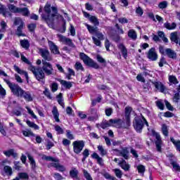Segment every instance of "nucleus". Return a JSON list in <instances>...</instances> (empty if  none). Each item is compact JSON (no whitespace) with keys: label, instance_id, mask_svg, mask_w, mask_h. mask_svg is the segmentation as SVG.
Here are the masks:
<instances>
[{"label":"nucleus","instance_id":"nucleus-32","mask_svg":"<svg viewBox=\"0 0 180 180\" xmlns=\"http://www.w3.org/2000/svg\"><path fill=\"white\" fill-rule=\"evenodd\" d=\"M164 26L168 30H174V29H175L176 27V23H175V22H172V23L165 22L164 24Z\"/></svg>","mask_w":180,"mask_h":180},{"label":"nucleus","instance_id":"nucleus-57","mask_svg":"<svg viewBox=\"0 0 180 180\" xmlns=\"http://www.w3.org/2000/svg\"><path fill=\"white\" fill-rule=\"evenodd\" d=\"M70 175L72 178H77L78 175V170L77 169H74L70 172Z\"/></svg>","mask_w":180,"mask_h":180},{"label":"nucleus","instance_id":"nucleus-13","mask_svg":"<svg viewBox=\"0 0 180 180\" xmlns=\"http://www.w3.org/2000/svg\"><path fill=\"white\" fill-rule=\"evenodd\" d=\"M20 98H24V99L27 102H32L33 101V97L32 94L29 91H25V90L22 91Z\"/></svg>","mask_w":180,"mask_h":180},{"label":"nucleus","instance_id":"nucleus-64","mask_svg":"<svg viewBox=\"0 0 180 180\" xmlns=\"http://www.w3.org/2000/svg\"><path fill=\"white\" fill-rule=\"evenodd\" d=\"M179 99H180L179 93H176L173 97V101L175 102L176 103H178V102H179Z\"/></svg>","mask_w":180,"mask_h":180},{"label":"nucleus","instance_id":"nucleus-41","mask_svg":"<svg viewBox=\"0 0 180 180\" xmlns=\"http://www.w3.org/2000/svg\"><path fill=\"white\" fill-rule=\"evenodd\" d=\"M158 35L159 37H160V39H162V40L165 43H168V38L165 37V34L164 33V32L159 31L158 32Z\"/></svg>","mask_w":180,"mask_h":180},{"label":"nucleus","instance_id":"nucleus-54","mask_svg":"<svg viewBox=\"0 0 180 180\" xmlns=\"http://www.w3.org/2000/svg\"><path fill=\"white\" fill-rule=\"evenodd\" d=\"M23 29V26H18V28H17V31H16V34L17 36H22V37H25L26 36L25 34H22V30Z\"/></svg>","mask_w":180,"mask_h":180},{"label":"nucleus","instance_id":"nucleus-21","mask_svg":"<svg viewBox=\"0 0 180 180\" xmlns=\"http://www.w3.org/2000/svg\"><path fill=\"white\" fill-rule=\"evenodd\" d=\"M165 53L167 54L169 58H173L174 60L176 58V53H175V51L171 49H167L165 50Z\"/></svg>","mask_w":180,"mask_h":180},{"label":"nucleus","instance_id":"nucleus-23","mask_svg":"<svg viewBox=\"0 0 180 180\" xmlns=\"http://www.w3.org/2000/svg\"><path fill=\"white\" fill-rule=\"evenodd\" d=\"M112 126V122H110V120L108 121H103L101 124H97L96 127H98V129H99V127H101L102 129H106L108 127H110Z\"/></svg>","mask_w":180,"mask_h":180},{"label":"nucleus","instance_id":"nucleus-28","mask_svg":"<svg viewBox=\"0 0 180 180\" xmlns=\"http://www.w3.org/2000/svg\"><path fill=\"white\" fill-rule=\"evenodd\" d=\"M52 115H53V117L58 123L60 122V119L58 118L60 116V114L58 113V110L57 109V107H53L52 110Z\"/></svg>","mask_w":180,"mask_h":180},{"label":"nucleus","instance_id":"nucleus-3","mask_svg":"<svg viewBox=\"0 0 180 180\" xmlns=\"http://www.w3.org/2000/svg\"><path fill=\"white\" fill-rule=\"evenodd\" d=\"M4 81L7 84L13 95L15 96H22V93L23 92L22 87H20V86L16 84L11 82L8 79H4Z\"/></svg>","mask_w":180,"mask_h":180},{"label":"nucleus","instance_id":"nucleus-56","mask_svg":"<svg viewBox=\"0 0 180 180\" xmlns=\"http://www.w3.org/2000/svg\"><path fill=\"white\" fill-rule=\"evenodd\" d=\"M50 86L52 92H56V91L58 89V84L56 82L52 83Z\"/></svg>","mask_w":180,"mask_h":180},{"label":"nucleus","instance_id":"nucleus-50","mask_svg":"<svg viewBox=\"0 0 180 180\" xmlns=\"http://www.w3.org/2000/svg\"><path fill=\"white\" fill-rule=\"evenodd\" d=\"M6 22L5 21H1L0 22V32H4L6 30Z\"/></svg>","mask_w":180,"mask_h":180},{"label":"nucleus","instance_id":"nucleus-40","mask_svg":"<svg viewBox=\"0 0 180 180\" xmlns=\"http://www.w3.org/2000/svg\"><path fill=\"white\" fill-rule=\"evenodd\" d=\"M130 127V118H125L124 121H122V128L127 129Z\"/></svg>","mask_w":180,"mask_h":180},{"label":"nucleus","instance_id":"nucleus-22","mask_svg":"<svg viewBox=\"0 0 180 180\" xmlns=\"http://www.w3.org/2000/svg\"><path fill=\"white\" fill-rule=\"evenodd\" d=\"M90 112H91V115H91V116L89 117V120H90V122H94V120H98V117H99V116L98 115V113L96 112V110L91 108L90 110Z\"/></svg>","mask_w":180,"mask_h":180},{"label":"nucleus","instance_id":"nucleus-24","mask_svg":"<svg viewBox=\"0 0 180 180\" xmlns=\"http://www.w3.org/2000/svg\"><path fill=\"white\" fill-rule=\"evenodd\" d=\"M4 154L6 157H11H11H13V158H16V157H18V153H16V152L13 149H10L8 150L4 151Z\"/></svg>","mask_w":180,"mask_h":180},{"label":"nucleus","instance_id":"nucleus-9","mask_svg":"<svg viewBox=\"0 0 180 180\" xmlns=\"http://www.w3.org/2000/svg\"><path fill=\"white\" fill-rule=\"evenodd\" d=\"M42 70L46 74V75H51L53 74V65L51 63L47 62V60H42Z\"/></svg>","mask_w":180,"mask_h":180},{"label":"nucleus","instance_id":"nucleus-60","mask_svg":"<svg viewBox=\"0 0 180 180\" xmlns=\"http://www.w3.org/2000/svg\"><path fill=\"white\" fill-rule=\"evenodd\" d=\"M22 134L25 137H30V136H34L33 132H32L30 130L22 131Z\"/></svg>","mask_w":180,"mask_h":180},{"label":"nucleus","instance_id":"nucleus-30","mask_svg":"<svg viewBox=\"0 0 180 180\" xmlns=\"http://www.w3.org/2000/svg\"><path fill=\"white\" fill-rule=\"evenodd\" d=\"M8 8L9 11L13 12V13H19V11H20V8L13 6V4H8Z\"/></svg>","mask_w":180,"mask_h":180},{"label":"nucleus","instance_id":"nucleus-37","mask_svg":"<svg viewBox=\"0 0 180 180\" xmlns=\"http://www.w3.org/2000/svg\"><path fill=\"white\" fill-rule=\"evenodd\" d=\"M89 20L91 22L94 23V26H99V20H98V18L95 15H91L89 18Z\"/></svg>","mask_w":180,"mask_h":180},{"label":"nucleus","instance_id":"nucleus-10","mask_svg":"<svg viewBox=\"0 0 180 180\" xmlns=\"http://www.w3.org/2000/svg\"><path fill=\"white\" fill-rule=\"evenodd\" d=\"M39 54L44 58V61H51L53 58L50 56V52L46 49H39Z\"/></svg>","mask_w":180,"mask_h":180},{"label":"nucleus","instance_id":"nucleus-51","mask_svg":"<svg viewBox=\"0 0 180 180\" xmlns=\"http://www.w3.org/2000/svg\"><path fill=\"white\" fill-rule=\"evenodd\" d=\"M14 25H15V26H23L24 23L22 19L17 18L14 20Z\"/></svg>","mask_w":180,"mask_h":180},{"label":"nucleus","instance_id":"nucleus-33","mask_svg":"<svg viewBox=\"0 0 180 180\" xmlns=\"http://www.w3.org/2000/svg\"><path fill=\"white\" fill-rule=\"evenodd\" d=\"M170 141L174 144V146L176 147V150L177 151L180 152V141L179 140H175L174 138H170Z\"/></svg>","mask_w":180,"mask_h":180},{"label":"nucleus","instance_id":"nucleus-14","mask_svg":"<svg viewBox=\"0 0 180 180\" xmlns=\"http://www.w3.org/2000/svg\"><path fill=\"white\" fill-rule=\"evenodd\" d=\"M13 68L15 71L18 72V74H20V75H25L27 82H29V75L27 74V72L20 69L18 67V65H15L13 66Z\"/></svg>","mask_w":180,"mask_h":180},{"label":"nucleus","instance_id":"nucleus-7","mask_svg":"<svg viewBox=\"0 0 180 180\" xmlns=\"http://www.w3.org/2000/svg\"><path fill=\"white\" fill-rule=\"evenodd\" d=\"M73 146V151L75 154H79L82 150H84V147H85V141H75L72 143Z\"/></svg>","mask_w":180,"mask_h":180},{"label":"nucleus","instance_id":"nucleus-4","mask_svg":"<svg viewBox=\"0 0 180 180\" xmlns=\"http://www.w3.org/2000/svg\"><path fill=\"white\" fill-rule=\"evenodd\" d=\"M30 71H32L34 74L36 79L37 81H41L43 84H44V78H46V75H44V72L41 68H36L34 66H30Z\"/></svg>","mask_w":180,"mask_h":180},{"label":"nucleus","instance_id":"nucleus-49","mask_svg":"<svg viewBox=\"0 0 180 180\" xmlns=\"http://www.w3.org/2000/svg\"><path fill=\"white\" fill-rule=\"evenodd\" d=\"M102 175L103 176H104V178H105V179L117 180L116 177L112 176L109 173L105 172V173H103Z\"/></svg>","mask_w":180,"mask_h":180},{"label":"nucleus","instance_id":"nucleus-47","mask_svg":"<svg viewBox=\"0 0 180 180\" xmlns=\"http://www.w3.org/2000/svg\"><path fill=\"white\" fill-rule=\"evenodd\" d=\"M18 176L20 179H27L29 178V175L25 172H20L18 174Z\"/></svg>","mask_w":180,"mask_h":180},{"label":"nucleus","instance_id":"nucleus-19","mask_svg":"<svg viewBox=\"0 0 180 180\" xmlns=\"http://www.w3.org/2000/svg\"><path fill=\"white\" fill-rule=\"evenodd\" d=\"M49 46L50 47L51 53H53V54H60V51H58V48L56 46V44H53V41H49Z\"/></svg>","mask_w":180,"mask_h":180},{"label":"nucleus","instance_id":"nucleus-58","mask_svg":"<svg viewBox=\"0 0 180 180\" xmlns=\"http://www.w3.org/2000/svg\"><path fill=\"white\" fill-rule=\"evenodd\" d=\"M83 174L86 179L87 180H92V177L91 176V174L86 171V169H83Z\"/></svg>","mask_w":180,"mask_h":180},{"label":"nucleus","instance_id":"nucleus-5","mask_svg":"<svg viewBox=\"0 0 180 180\" xmlns=\"http://www.w3.org/2000/svg\"><path fill=\"white\" fill-rule=\"evenodd\" d=\"M79 57L82 61H84V64L89 65V67H91L92 68H95V70H98L99 68V65L91 59L88 56H86L84 53H79Z\"/></svg>","mask_w":180,"mask_h":180},{"label":"nucleus","instance_id":"nucleus-35","mask_svg":"<svg viewBox=\"0 0 180 180\" xmlns=\"http://www.w3.org/2000/svg\"><path fill=\"white\" fill-rule=\"evenodd\" d=\"M27 157H28V160L30 161V164L31 165L32 169H36V162L34 161V159L30 154L27 155Z\"/></svg>","mask_w":180,"mask_h":180},{"label":"nucleus","instance_id":"nucleus-11","mask_svg":"<svg viewBox=\"0 0 180 180\" xmlns=\"http://www.w3.org/2000/svg\"><path fill=\"white\" fill-rule=\"evenodd\" d=\"M147 57L150 61H157L158 60V54H157L155 49L151 48L147 53Z\"/></svg>","mask_w":180,"mask_h":180},{"label":"nucleus","instance_id":"nucleus-62","mask_svg":"<svg viewBox=\"0 0 180 180\" xmlns=\"http://www.w3.org/2000/svg\"><path fill=\"white\" fill-rule=\"evenodd\" d=\"M66 137L69 139V140H74V135L71 133L70 130L66 131Z\"/></svg>","mask_w":180,"mask_h":180},{"label":"nucleus","instance_id":"nucleus-48","mask_svg":"<svg viewBox=\"0 0 180 180\" xmlns=\"http://www.w3.org/2000/svg\"><path fill=\"white\" fill-rule=\"evenodd\" d=\"M75 68L77 70V71H84V67L82 66V64L79 62H76L75 65Z\"/></svg>","mask_w":180,"mask_h":180},{"label":"nucleus","instance_id":"nucleus-27","mask_svg":"<svg viewBox=\"0 0 180 180\" xmlns=\"http://www.w3.org/2000/svg\"><path fill=\"white\" fill-rule=\"evenodd\" d=\"M0 13H1L4 16L8 17L11 16V13L5 8L2 4H0Z\"/></svg>","mask_w":180,"mask_h":180},{"label":"nucleus","instance_id":"nucleus-15","mask_svg":"<svg viewBox=\"0 0 180 180\" xmlns=\"http://www.w3.org/2000/svg\"><path fill=\"white\" fill-rule=\"evenodd\" d=\"M152 84L159 92H164L165 91V86L161 82H153Z\"/></svg>","mask_w":180,"mask_h":180},{"label":"nucleus","instance_id":"nucleus-46","mask_svg":"<svg viewBox=\"0 0 180 180\" xmlns=\"http://www.w3.org/2000/svg\"><path fill=\"white\" fill-rule=\"evenodd\" d=\"M131 107L125 108V119H130V113H131Z\"/></svg>","mask_w":180,"mask_h":180},{"label":"nucleus","instance_id":"nucleus-52","mask_svg":"<svg viewBox=\"0 0 180 180\" xmlns=\"http://www.w3.org/2000/svg\"><path fill=\"white\" fill-rule=\"evenodd\" d=\"M68 75H67L68 79H71V77H75V72L71 68L68 69Z\"/></svg>","mask_w":180,"mask_h":180},{"label":"nucleus","instance_id":"nucleus-43","mask_svg":"<svg viewBox=\"0 0 180 180\" xmlns=\"http://www.w3.org/2000/svg\"><path fill=\"white\" fill-rule=\"evenodd\" d=\"M60 84H61V85L65 86V88H68V89H70V88H71V86H72V84H71V82L61 80Z\"/></svg>","mask_w":180,"mask_h":180},{"label":"nucleus","instance_id":"nucleus-63","mask_svg":"<svg viewBox=\"0 0 180 180\" xmlns=\"http://www.w3.org/2000/svg\"><path fill=\"white\" fill-rule=\"evenodd\" d=\"M4 171L6 174H8V175H12V167L9 166L4 167Z\"/></svg>","mask_w":180,"mask_h":180},{"label":"nucleus","instance_id":"nucleus-44","mask_svg":"<svg viewBox=\"0 0 180 180\" xmlns=\"http://www.w3.org/2000/svg\"><path fill=\"white\" fill-rule=\"evenodd\" d=\"M27 124L29 126V127L34 129V130H39V125L36 124L34 122L27 120Z\"/></svg>","mask_w":180,"mask_h":180},{"label":"nucleus","instance_id":"nucleus-26","mask_svg":"<svg viewBox=\"0 0 180 180\" xmlns=\"http://www.w3.org/2000/svg\"><path fill=\"white\" fill-rule=\"evenodd\" d=\"M91 157L92 158H94V160H97V162L99 164V165L103 166V159H102V158H101L98 153H94L91 155Z\"/></svg>","mask_w":180,"mask_h":180},{"label":"nucleus","instance_id":"nucleus-8","mask_svg":"<svg viewBox=\"0 0 180 180\" xmlns=\"http://www.w3.org/2000/svg\"><path fill=\"white\" fill-rule=\"evenodd\" d=\"M96 37H92L93 43L98 47H102V41L105 39L103 33L98 31L96 33Z\"/></svg>","mask_w":180,"mask_h":180},{"label":"nucleus","instance_id":"nucleus-2","mask_svg":"<svg viewBox=\"0 0 180 180\" xmlns=\"http://www.w3.org/2000/svg\"><path fill=\"white\" fill-rule=\"evenodd\" d=\"M41 158L42 160H46V161H51L49 165V167H53V168H56V169L60 172H64V171H65V167L60 164V160H58V158L47 156L46 155H43Z\"/></svg>","mask_w":180,"mask_h":180},{"label":"nucleus","instance_id":"nucleus-36","mask_svg":"<svg viewBox=\"0 0 180 180\" xmlns=\"http://www.w3.org/2000/svg\"><path fill=\"white\" fill-rule=\"evenodd\" d=\"M18 13H22L23 16H29L30 12L27 8H20V10H18Z\"/></svg>","mask_w":180,"mask_h":180},{"label":"nucleus","instance_id":"nucleus-29","mask_svg":"<svg viewBox=\"0 0 180 180\" xmlns=\"http://www.w3.org/2000/svg\"><path fill=\"white\" fill-rule=\"evenodd\" d=\"M85 26L87 28V30L91 33V34H96V32H98V27H92L88 24H85Z\"/></svg>","mask_w":180,"mask_h":180},{"label":"nucleus","instance_id":"nucleus-6","mask_svg":"<svg viewBox=\"0 0 180 180\" xmlns=\"http://www.w3.org/2000/svg\"><path fill=\"white\" fill-rule=\"evenodd\" d=\"M144 124L148 127V122H147V120H146L144 117H142V119L135 120V122H134V127L138 133H141V130H143Z\"/></svg>","mask_w":180,"mask_h":180},{"label":"nucleus","instance_id":"nucleus-42","mask_svg":"<svg viewBox=\"0 0 180 180\" xmlns=\"http://www.w3.org/2000/svg\"><path fill=\"white\" fill-rule=\"evenodd\" d=\"M20 44L22 47H23V49H25L26 50H27V49H29V47L30 46V44H29V41L25 39L21 40Z\"/></svg>","mask_w":180,"mask_h":180},{"label":"nucleus","instance_id":"nucleus-34","mask_svg":"<svg viewBox=\"0 0 180 180\" xmlns=\"http://www.w3.org/2000/svg\"><path fill=\"white\" fill-rule=\"evenodd\" d=\"M170 39L172 41H174V43H176V44H178V43H179L178 32H174L171 33Z\"/></svg>","mask_w":180,"mask_h":180},{"label":"nucleus","instance_id":"nucleus-17","mask_svg":"<svg viewBox=\"0 0 180 180\" xmlns=\"http://www.w3.org/2000/svg\"><path fill=\"white\" fill-rule=\"evenodd\" d=\"M117 47H118L119 50L121 51V53L122 54V57H124V58H125V60H126V58H127V49L123 44H119L117 45Z\"/></svg>","mask_w":180,"mask_h":180},{"label":"nucleus","instance_id":"nucleus-1","mask_svg":"<svg viewBox=\"0 0 180 180\" xmlns=\"http://www.w3.org/2000/svg\"><path fill=\"white\" fill-rule=\"evenodd\" d=\"M44 11L47 13V16L42 15L43 19L46 20L49 27H53L55 19L58 18L57 8L56 7H51V5L47 3L44 7Z\"/></svg>","mask_w":180,"mask_h":180},{"label":"nucleus","instance_id":"nucleus-18","mask_svg":"<svg viewBox=\"0 0 180 180\" xmlns=\"http://www.w3.org/2000/svg\"><path fill=\"white\" fill-rule=\"evenodd\" d=\"M117 47H118L119 50L121 51V53L122 54V57H124V58H125V60H126V58H127V49L123 44H119L117 45Z\"/></svg>","mask_w":180,"mask_h":180},{"label":"nucleus","instance_id":"nucleus-38","mask_svg":"<svg viewBox=\"0 0 180 180\" xmlns=\"http://www.w3.org/2000/svg\"><path fill=\"white\" fill-rule=\"evenodd\" d=\"M120 155L123 157L125 160H129V150L127 148H124L120 151Z\"/></svg>","mask_w":180,"mask_h":180},{"label":"nucleus","instance_id":"nucleus-53","mask_svg":"<svg viewBox=\"0 0 180 180\" xmlns=\"http://www.w3.org/2000/svg\"><path fill=\"white\" fill-rule=\"evenodd\" d=\"M25 109H27V113H29V115H30V116H32V117H33V119H37V116L36 115H34V112H33L30 109V108H29L28 106H26Z\"/></svg>","mask_w":180,"mask_h":180},{"label":"nucleus","instance_id":"nucleus-59","mask_svg":"<svg viewBox=\"0 0 180 180\" xmlns=\"http://www.w3.org/2000/svg\"><path fill=\"white\" fill-rule=\"evenodd\" d=\"M169 81L172 82V84H178V79L173 75L169 76Z\"/></svg>","mask_w":180,"mask_h":180},{"label":"nucleus","instance_id":"nucleus-45","mask_svg":"<svg viewBox=\"0 0 180 180\" xmlns=\"http://www.w3.org/2000/svg\"><path fill=\"white\" fill-rule=\"evenodd\" d=\"M168 6V1H163L158 4V8L160 9H167V7Z\"/></svg>","mask_w":180,"mask_h":180},{"label":"nucleus","instance_id":"nucleus-25","mask_svg":"<svg viewBox=\"0 0 180 180\" xmlns=\"http://www.w3.org/2000/svg\"><path fill=\"white\" fill-rule=\"evenodd\" d=\"M156 140H157L155 141L156 148H157L158 151L161 153V144H162L161 136L158 134H156Z\"/></svg>","mask_w":180,"mask_h":180},{"label":"nucleus","instance_id":"nucleus-20","mask_svg":"<svg viewBox=\"0 0 180 180\" xmlns=\"http://www.w3.org/2000/svg\"><path fill=\"white\" fill-rule=\"evenodd\" d=\"M118 165H120V167H121V168L124 169V171H129V169H130V165L127 162H126V160H124L119 161Z\"/></svg>","mask_w":180,"mask_h":180},{"label":"nucleus","instance_id":"nucleus-61","mask_svg":"<svg viewBox=\"0 0 180 180\" xmlns=\"http://www.w3.org/2000/svg\"><path fill=\"white\" fill-rule=\"evenodd\" d=\"M162 131L164 136H168V128L167 127V125H162Z\"/></svg>","mask_w":180,"mask_h":180},{"label":"nucleus","instance_id":"nucleus-12","mask_svg":"<svg viewBox=\"0 0 180 180\" xmlns=\"http://www.w3.org/2000/svg\"><path fill=\"white\" fill-rule=\"evenodd\" d=\"M58 37L59 41H61L64 44H68V46H70V47H75L74 44H72V41H71V39L61 34H58Z\"/></svg>","mask_w":180,"mask_h":180},{"label":"nucleus","instance_id":"nucleus-31","mask_svg":"<svg viewBox=\"0 0 180 180\" xmlns=\"http://www.w3.org/2000/svg\"><path fill=\"white\" fill-rule=\"evenodd\" d=\"M128 37L132 40H136L137 39V33L134 30H129L128 31Z\"/></svg>","mask_w":180,"mask_h":180},{"label":"nucleus","instance_id":"nucleus-16","mask_svg":"<svg viewBox=\"0 0 180 180\" xmlns=\"http://www.w3.org/2000/svg\"><path fill=\"white\" fill-rule=\"evenodd\" d=\"M110 123L113 127H117V129H122V123L123 121L120 119H110Z\"/></svg>","mask_w":180,"mask_h":180},{"label":"nucleus","instance_id":"nucleus-39","mask_svg":"<svg viewBox=\"0 0 180 180\" xmlns=\"http://www.w3.org/2000/svg\"><path fill=\"white\" fill-rule=\"evenodd\" d=\"M98 150L101 157H103L108 154V150H106V149H105L103 146H98Z\"/></svg>","mask_w":180,"mask_h":180},{"label":"nucleus","instance_id":"nucleus-55","mask_svg":"<svg viewBox=\"0 0 180 180\" xmlns=\"http://www.w3.org/2000/svg\"><path fill=\"white\" fill-rule=\"evenodd\" d=\"M113 171H114L117 178H122V176L123 175V173L122 172L121 169H115Z\"/></svg>","mask_w":180,"mask_h":180}]
</instances>
